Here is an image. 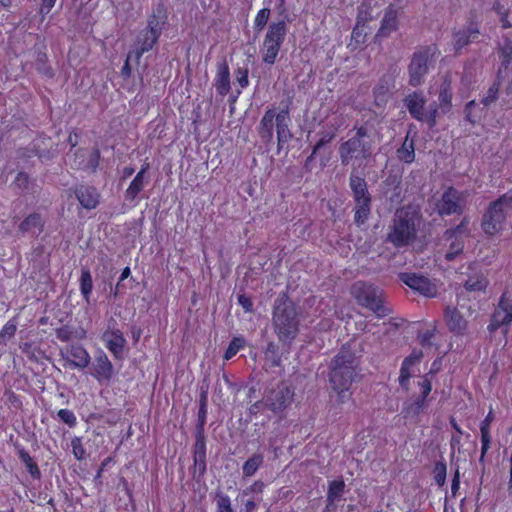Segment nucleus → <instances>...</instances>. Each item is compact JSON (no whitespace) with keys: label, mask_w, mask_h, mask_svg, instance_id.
<instances>
[{"label":"nucleus","mask_w":512,"mask_h":512,"mask_svg":"<svg viewBox=\"0 0 512 512\" xmlns=\"http://www.w3.org/2000/svg\"><path fill=\"white\" fill-rule=\"evenodd\" d=\"M499 54L501 57V68L498 71L497 78H501L502 69L507 70L512 61V40L505 38L499 46Z\"/></svg>","instance_id":"obj_35"},{"label":"nucleus","mask_w":512,"mask_h":512,"mask_svg":"<svg viewBox=\"0 0 512 512\" xmlns=\"http://www.w3.org/2000/svg\"><path fill=\"white\" fill-rule=\"evenodd\" d=\"M449 245V248L445 254V259L447 261H453L458 255H460L464 250V241L460 237H453Z\"/></svg>","instance_id":"obj_45"},{"label":"nucleus","mask_w":512,"mask_h":512,"mask_svg":"<svg viewBox=\"0 0 512 512\" xmlns=\"http://www.w3.org/2000/svg\"><path fill=\"white\" fill-rule=\"evenodd\" d=\"M350 292L359 305L373 311L377 317L382 318L391 313V310L383 305L382 290L374 285L356 281Z\"/></svg>","instance_id":"obj_7"},{"label":"nucleus","mask_w":512,"mask_h":512,"mask_svg":"<svg viewBox=\"0 0 512 512\" xmlns=\"http://www.w3.org/2000/svg\"><path fill=\"white\" fill-rule=\"evenodd\" d=\"M349 188L353 197L354 222L361 226L367 222L372 209V196L365 178L360 175L356 167H353L349 175Z\"/></svg>","instance_id":"obj_5"},{"label":"nucleus","mask_w":512,"mask_h":512,"mask_svg":"<svg viewBox=\"0 0 512 512\" xmlns=\"http://www.w3.org/2000/svg\"><path fill=\"white\" fill-rule=\"evenodd\" d=\"M19 459L25 464L27 471L33 479H40L41 472L37 463L24 448H17Z\"/></svg>","instance_id":"obj_36"},{"label":"nucleus","mask_w":512,"mask_h":512,"mask_svg":"<svg viewBox=\"0 0 512 512\" xmlns=\"http://www.w3.org/2000/svg\"><path fill=\"white\" fill-rule=\"evenodd\" d=\"M335 137V132H322L320 140L313 146V154H317L321 148L329 144Z\"/></svg>","instance_id":"obj_55"},{"label":"nucleus","mask_w":512,"mask_h":512,"mask_svg":"<svg viewBox=\"0 0 512 512\" xmlns=\"http://www.w3.org/2000/svg\"><path fill=\"white\" fill-rule=\"evenodd\" d=\"M436 210L440 216L461 215L464 211L463 193L454 187L447 188L436 204Z\"/></svg>","instance_id":"obj_12"},{"label":"nucleus","mask_w":512,"mask_h":512,"mask_svg":"<svg viewBox=\"0 0 512 512\" xmlns=\"http://www.w3.org/2000/svg\"><path fill=\"white\" fill-rule=\"evenodd\" d=\"M390 84L388 79L381 78L373 88L374 103L378 107L384 106L389 98Z\"/></svg>","instance_id":"obj_33"},{"label":"nucleus","mask_w":512,"mask_h":512,"mask_svg":"<svg viewBox=\"0 0 512 512\" xmlns=\"http://www.w3.org/2000/svg\"><path fill=\"white\" fill-rule=\"evenodd\" d=\"M56 336L60 341L68 342L73 337V330L68 325L56 329Z\"/></svg>","instance_id":"obj_60"},{"label":"nucleus","mask_w":512,"mask_h":512,"mask_svg":"<svg viewBox=\"0 0 512 512\" xmlns=\"http://www.w3.org/2000/svg\"><path fill=\"white\" fill-rule=\"evenodd\" d=\"M353 130L354 135L340 143L338 155L342 166L356 167L359 171L371 160L375 141L366 125L355 126Z\"/></svg>","instance_id":"obj_2"},{"label":"nucleus","mask_w":512,"mask_h":512,"mask_svg":"<svg viewBox=\"0 0 512 512\" xmlns=\"http://www.w3.org/2000/svg\"><path fill=\"white\" fill-rule=\"evenodd\" d=\"M488 286V280L482 274L470 276L464 283L467 291H484Z\"/></svg>","instance_id":"obj_42"},{"label":"nucleus","mask_w":512,"mask_h":512,"mask_svg":"<svg viewBox=\"0 0 512 512\" xmlns=\"http://www.w3.org/2000/svg\"><path fill=\"white\" fill-rule=\"evenodd\" d=\"M290 121L291 119L288 107L276 113L275 125L278 142L288 143L293 138V134L289 128Z\"/></svg>","instance_id":"obj_24"},{"label":"nucleus","mask_w":512,"mask_h":512,"mask_svg":"<svg viewBox=\"0 0 512 512\" xmlns=\"http://www.w3.org/2000/svg\"><path fill=\"white\" fill-rule=\"evenodd\" d=\"M480 36L479 22L476 13L470 12L466 25L452 34L453 49L456 54L470 43L476 42Z\"/></svg>","instance_id":"obj_11"},{"label":"nucleus","mask_w":512,"mask_h":512,"mask_svg":"<svg viewBox=\"0 0 512 512\" xmlns=\"http://www.w3.org/2000/svg\"><path fill=\"white\" fill-rule=\"evenodd\" d=\"M500 87V78H497V82H495L487 91L486 95L482 99V103L485 106H489L493 102H495L498 98V92Z\"/></svg>","instance_id":"obj_49"},{"label":"nucleus","mask_w":512,"mask_h":512,"mask_svg":"<svg viewBox=\"0 0 512 512\" xmlns=\"http://www.w3.org/2000/svg\"><path fill=\"white\" fill-rule=\"evenodd\" d=\"M30 184V177L26 172H19L15 177L13 185L21 192L28 190Z\"/></svg>","instance_id":"obj_53"},{"label":"nucleus","mask_w":512,"mask_h":512,"mask_svg":"<svg viewBox=\"0 0 512 512\" xmlns=\"http://www.w3.org/2000/svg\"><path fill=\"white\" fill-rule=\"evenodd\" d=\"M270 13L271 11L269 8H263L256 15L254 26L258 32L262 31L263 28L266 26L270 17Z\"/></svg>","instance_id":"obj_50"},{"label":"nucleus","mask_w":512,"mask_h":512,"mask_svg":"<svg viewBox=\"0 0 512 512\" xmlns=\"http://www.w3.org/2000/svg\"><path fill=\"white\" fill-rule=\"evenodd\" d=\"M436 46H422L416 50L408 65L409 85L418 87L425 81V76L428 74L431 67L435 62Z\"/></svg>","instance_id":"obj_8"},{"label":"nucleus","mask_w":512,"mask_h":512,"mask_svg":"<svg viewBox=\"0 0 512 512\" xmlns=\"http://www.w3.org/2000/svg\"><path fill=\"white\" fill-rule=\"evenodd\" d=\"M100 158V150L98 148H94L89 156L87 168H89L92 172H95L99 166Z\"/></svg>","instance_id":"obj_62"},{"label":"nucleus","mask_w":512,"mask_h":512,"mask_svg":"<svg viewBox=\"0 0 512 512\" xmlns=\"http://www.w3.org/2000/svg\"><path fill=\"white\" fill-rule=\"evenodd\" d=\"M57 416L61 421L69 425L70 427L75 426L76 417L71 410L68 409H60L57 413Z\"/></svg>","instance_id":"obj_57"},{"label":"nucleus","mask_w":512,"mask_h":512,"mask_svg":"<svg viewBox=\"0 0 512 512\" xmlns=\"http://www.w3.org/2000/svg\"><path fill=\"white\" fill-rule=\"evenodd\" d=\"M363 348L352 340L341 346L329 362L328 381L337 394V402L345 403L350 398V388L359 377Z\"/></svg>","instance_id":"obj_1"},{"label":"nucleus","mask_w":512,"mask_h":512,"mask_svg":"<svg viewBox=\"0 0 512 512\" xmlns=\"http://www.w3.org/2000/svg\"><path fill=\"white\" fill-rule=\"evenodd\" d=\"M468 225H469V219L467 217H464L456 227L450 228V229H447L444 231V233H443L444 240L449 241L453 237L462 238V235H468L469 234Z\"/></svg>","instance_id":"obj_40"},{"label":"nucleus","mask_w":512,"mask_h":512,"mask_svg":"<svg viewBox=\"0 0 512 512\" xmlns=\"http://www.w3.org/2000/svg\"><path fill=\"white\" fill-rule=\"evenodd\" d=\"M45 226V221L43 220L41 214L39 213H31L19 224V231L22 234L31 233L36 237L43 232Z\"/></svg>","instance_id":"obj_27"},{"label":"nucleus","mask_w":512,"mask_h":512,"mask_svg":"<svg viewBox=\"0 0 512 512\" xmlns=\"http://www.w3.org/2000/svg\"><path fill=\"white\" fill-rule=\"evenodd\" d=\"M439 106L442 109L443 113H447L451 108V101H452V90H451V84L449 81L445 80L441 86L439 91Z\"/></svg>","instance_id":"obj_37"},{"label":"nucleus","mask_w":512,"mask_h":512,"mask_svg":"<svg viewBox=\"0 0 512 512\" xmlns=\"http://www.w3.org/2000/svg\"><path fill=\"white\" fill-rule=\"evenodd\" d=\"M93 289V280L88 268H83L80 277V291L87 303L90 302V296Z\"/></svg>","instance_id":"obj_38"},{"label":"nucleus","mask_w":512,"mask_h":512,"mask_svg":"<svg viewBox=\"0 0 512 512\" xmlns=\"http://www.w3.org/2000/svg\"><path fill=\"white\" fill-rule=\"evenodd\" d=\"M512 210V193L507 192L492 201L482 217L481 227L486 235L498 233L506 221L508 211Z\"/></svg>","instance_id":"obj_6"},{"label":"nucleus","mask_w":512,"mask_h":512,"mask_svg":"<svg viewBox=\"0 0 512 512\" xmlns=\"http://www.w3.org/2000/svg\"><path fill=\"white\" fill-rule=\"evenodd\" d=\"M91 375L97 379L99 383H109L111 381L114 375V367L103 351H100L95 356Z\"/></svg>","instance_id":"obj_16"},{"label":"nucleus","mask_w":512,"mask_h":512,"mask_svg":"<svg viewBox=\"0 0 512 512\" xmlns=\"http://www.w3.org/2000/svg\"><path fill=\"white\" fill-rule=\"evenodd\" d=\"M72 452L74 457L81 461L86 458V450L83 447L82 440L79 437H74L71 440Z\"/></svg>","instance_id":"obj_51"},{"label":"nucleus","mask_w":512,"mask_h":512,"mask_svg":"<svg viewBox=\"0 0 512 512\" xmlns=\"http://www.w3.org/2000/svg\"><path fill=\"white\" fill-rule=\"evenodd\" d=\"M17 330V325L14 320H9L2 330L0 331V337H2L4 340L12 338Z\"/></svg>","instance_id":"obj_58"},{"label":"nucleus","mask_w":512,"mask_h":512,"mask_svg":"<svg viewBox=\"0 0 512 512\" xmlns=\"http://www.w3.org/2000/svg\"><path fill=\"white\" fill-rule=\"evenodd\" d=\"M399 280L410 289L419 294L433 298L437 295V286L429 278L414 272H402L398 275Z\"/></svg>","instance_id":"obj_13"},{"label":"nucleus","mask_w":512,"mask_h":512,"mask_svg":"<svg viewBox=\"0 0 512 512\" xmlns=\"http://www.w3.org/2000/svg\"><path fill=\"white\" fill-rule=\"evenodd\" d=\"M447 466L443 460L437 461L433 468L434 480L438 486L442 487L446 482Z\"/></svg>","instance_id":"obj_46"},{"label":"nucleus","mask_w":512,"mask_h":512,"mask_svg":"<svg viewBox=\"0 0 512 512\" xmlns=\"http://www.w3.org/2000/svg\"><path fill=\"white\" fill-rule=\"evenodd\" d=\"M235 76H236V81L242 88H245L248 86V84H249L248 68H246V67L237 68V70L235 71Z\"/></svg>","instance_id":"obj_61"},{"label":"nucleus","mask_w":512,"mask_h":512,"mask_svg":"<svg viewBox=\"0 0 512 512\" xmlns=\"http://www.w3.org/2000/svg\"><path fill=\"white\" fill-rule=\"evenodd\" d=\"M396 155L399 161L406 164H411L415 160V143L414 139L410 138V132H408L404 138V141L396 151Z\"/></svg>","instance_id":"obj_31"},{"label":"nucleus","mask_w":512,"mask_h":512,"mask_svg":"<svg viewBox=\"0 0 512 512\" xmlns=\"http://www.w3.org/2000/svg\"><path fill=\"white\" fill-rule=\"evenodd\" d=\"M217 512H234L230 498L221 491L216 493Z\"/></svg>","instance_id":"obj_48"},{"label":"nucleus","mask_w":512,"mask_h":512,"mask_svg":"<svg viewBox=\"0 0 512 512\" xmlns=\"http://www.w3.org/2000/svg\"><path fill=\"white\" fill-rule=\"evenodd\" d=\"M168 21L167 10L164 4L159 3L153 9L152 14L148 17L146 29L150 30L152 34H162Z\"/></svg>","instance_id":"obj_23"},{"label":"nucleus","mask_w":512,"mask_h":512,"mask_svg":"<svg viewBox=\"0 0 512 512\" xmlns=\"http://www.w3.org/2000/svg\"><path fill=\"white\" fill-rule=\"evenodd\" d=\"M385 187H390L393 191L389 197L391 202L401 201V180L397 175L389 174L383 181Z\"/></svg>","instance_id":"obj_39"},{"label":"nucleus","mask_w":512,"mask_h":512,"mask_svg":"<svg viewBox=\"0 0 512 512\" xmlns=\"http://www.w3.org/2000/svg\"><path fill=\"white\" fill-rule=\"evenodd\" d=\"M275 117L276 112L274 109L266 110L257 127L260 140L266 147H270L273 144Z\"/></svg>","instance_id":"obj_20"},{"label":"nucleus","mask_w":512,"mask_h":512,"mask_svg":"<svg viewBox=\"0 0 512 512\" xmlns=\"http://www.w3.org/2000/svg\"><path fill=\"white\" fill-rule=\"evenodd\" d=\"M264 463V454L256 452L242 466L243 477H252Z\"/></svg>","instance_id":"obj_34"},{"label":"nucleus","mask_w":512,"mask_h":512,"mask_svg":"<svg viewBox=\"0 0 512 512\" xmlns=\"http://www.w3.org/2000/svg\"><path fill=\"white\" fill-rule=\"evenodd\" d=\"M263 396L267 410L278 414L292 404L294 390L286 382L281 381L271 388H266Z\"/></svg>","instance_id":"obj_10"},{"label":"nucleus","mask_w":512,"mask_h":512,"mask_svg":"<svg viewBox=\"0 0 512 512\" xmlns=\"http://www.w3.org/2000/svg\"><path fill=\"white\" fill-rule=\"evenodd\" d=\"M493 420H494V414H493L492 409H490L489 413L486 415L485 419L480 424L482 446H481V455L479 458V462L481 464L484 463L486 453L490 448V442H491L490 425L493 422Z\"/></svg>","instance_id":"obj_30"},{"label":"nucleus","mask_w":512,"mask_h":512,"mask_svg":"<svg viewBox=\"0 0 512 512\" xmlns=\"http://www.w3.org/2000/svg\"><path fill=\"white\" fill-rule=\"evenodd\" d=\"M506 325L504 318L501 314V311L495 310L494 313L491 316L490 323L488 325V331L490 333H494L497 329H499L501 326Z\"/></svg>","instance_id":"obj_52"},{"label":"nucleus","mask_w":512,"mask_h":512,"mask_svg":"<svg viewBox=\"0 0 512 512\" xmlns=\"http://www.w3.org/2000/svg\"><path fill=\"white\" fill-rule=\"evenodd\" d=\"M31 151L41 161H49L56 157L57 150L54 148V144L49 137L39 136L34 139L30 145V148L25 149Z\"/></svg>","instance_id":"obj_17"},{"label":"nucleus","mask_w":512,"mask_h":512,"mask_svg":"<svg viewBox=\"0 0 512 512\" xmlns=\"http://www.w3.org/2000/svg\"><path fill=\"white\" fill-rule=\"evenodd\" d=\"M438 108L439 105L436 102H433L429 105L428 111L425 114V120L427 121L430 128H433L436 125Z\"/></svg>","instance_id":"obj_56"},{"label":"nucleus","mask_w":512,"mask_h":512,"mask_svg":"<svg viewBox=\"0 0 512 512\" xmlns=\"http://www.w3.org/2000/svg\"><path fill=\"white\" fill-rule=\"evenodd\" d=\"M106 341V347L114 355L116 359L123 358V351L126 345V339L123 333L111 325L108 326V330L103 335Z\"/></svg>","instance_id":"obj_18"},{"label":"nucleus","mask_w":512,"mask_h":512,"mask_svg":"<svg viewBox=\"0 0 512 512\" xmlns=\"http://www.w3.org/2000/svg\"><path fill=\"white\" fill-rule=\"evenodd\" d=\"M418 384L421 387V394L404 403L402 412L405 418L416 419L427 407L426 398L432 390L431 381L424 377Z\"/></svg>","instance_id":"obj_14"},{"label":"nucleus","mask_w":512,"mask_h":512,"mask_svg":"<svg viewBox=\"0 0 512 512\" xmlns=\"http://www.w3.org/2000/svg\"><path fill=\"white\" fill-rule=\"evenodd\" d=\"M287 33V26L284 20L273 22L269 25L263 42V61L267 64H274L281 49Z\"/></svg>","instance_id":"obj_9"},{"label":"nucleus","mask_w":512,"mask_h":512,"mask_svg":"<svg viewBox=\"0 0 512 512\" xmlns=\"http://www.w3.org/2000/svg\"><path fill=\"white\" fill-rule=\"evenodd\" d=\"M214 86L217 93L222 97L226 96L231 90L230 70L225 58L217 63Z\"/></svg>","instance_id":"obj_22"},{"label":"nucleus","mask_w":512,"mask_h":512,"mask_svg":"<svg viewBox=\"0 0 512 512\" xmlns=\"http://www.w3.org/2000/svg\"><path fill=\"white\" fill-rule=\"evenodd\" d=\"M36 70L45 77L52 78L54 76L53 69L48 65V57L46 53L39 52L35 60Z\"/></svg>","instance_id":"obj_44"},{"label":"nucleus","mask_w":512,"mask_h":512,"mask_svg":"<svg viewBox=\"0 0 512 512\" xmlns=\"http://www.w3.org/2000/svg\"><path fill=\"white\" fill-rule=\"evenodd\" d=\"M407 363H402L400 368V376H399V384L405 391L409 390V379L411 377L410 368L407 366Z\"/></svg>","instance_id":"obj_54"},{"label":"nucleus","mask_w":512,"mask_h":512,"mask_svg":"<svg viewBox=\"0 0 512 512\" xmlns=\"http://www.w3.org/2000/svg\"><path fill=\"white\" fill-rule=\"evenodd\" d=\"M75 196L85 209H94L99 203V193L92 186L81 185L77 187Z\"/></svg>","instance_id":"obj_26"},{"label":"nucleus","mask_w":512,"mask_h":512,"mask_svg":"<svg viewBox=\"0 0 512 512\" xmlns=\"http://www.w3.org/2000/svg\"><path fill=\"white\" fill-rule=\"evenodd\" d=\"M159 37L158 34H152L151 31L146 28L138 34L136 40L137 48L135 51L137 60H139L145 52L150 51L154 47Z\"/></svg>","instance_id":"obj_28"},{"label":"nucleus","mask_w":512,"mask_h":512,"mask_svg":"<svg viewBox=\"0 0 512 512\" xmlns=\"http://www.w3.org/2000/svg\"><path fill=\"white\" fill-rule=\"evenodd\" d=\"M237 299H238L239 305L242 306V308L244 309L245 312L251 313L254 311L253 302L249 296H247L246 294H239L237 296Z\"/></svg>","instance_id":"obj_64"},{"label":"nucleus","mask_w":512,"mask_h":512,"mask_svg":"<svg viewBox=\"0 0 512 512\" xmlns=\"http://www.w3.org/2000/svg\"><path fill=\"white\" fill-rule=\"evenodd\" d=\"M398 13L395 7L390 4L384 12L381 25L375 35V38H387L391 33L398 29Z\"/></svg>","instance_id":"obj_21"},{"label":"nucleus","mask_w":512,"mask_h":512,"mask_svg":"<svg viewBox=\"0 0 512 512\" xmlns=\"http://www.w3.org/2000/svg\"><path fill=\"white\" fill-rule=\"evenodd\" d=\"M244 344H245V340L243 338H240V337H234L230 343H229V346L228 348L226 349L225 351V354H224V358L226 360H229L231 359L232 357H234L237 352L244 347Z\"/></svg>","instance_id":"obj_47"},{"label":"nucleus","mask_w":512,"mask_h":512,"mask_svg":"<svg viewBox=\"0 0 512 512\" xmlns=\"http://www.w3.org/2000/svg\"><path fill=\"white\" fill-rule=\"evenodd\" d=\"M498 308L504 313L512 310V294L504 292L498 303Z\"/></svg>","instance_id":"obj_59"},{"label":"nucleus","mask_w":512,"mask_h":512,"mask_svg":"<svg viewBox=\"0 0 512 512\" xmlns=\"http://www.w3.org/2000/svg\"><path fill=\"white\" fill-rule=\"evenodd\" d=\"M149 165L145 164L142 166L141 170L136 174L129 187L125 191V198L129 201H134L138 194L144 188V175L148 170Z\"/></svg>","instance_id":"obj_32"},{"label":"nucleus","mask_w":512,"mask_h":512,"mask_svg":"<svg viewBox=\"0 0 512 512\" xmlns=\"http://www.w3.org/2000/svg\"><path fill=\"white\" fill-rule=\"evenodd\" d=\"M207 419V407L199 406L198 418L195 427V431L205 432V424Z\"/></svg>","instance_id":"obj_63"},{"label":"nucleus","mask_w":512,"mask_h":512,"mask_svg":"<svg viewBox=\"0 0 512 512\" xmlns=\"http://www.w3.org/2000/svg\"><path fill=\"white\" fill-rule=\"evenodd\" d=\"M266 360L270 363V367H278L281 365V356L277 344L270 341L264 351Z\"/></svg>","instance_id":"obj_43"},{"label":"nucleus","mask_w":512,"mask_h":512,"mask_svg":"<svg viewBox=\"0 0 512 512\" xmlns=\"http://www.w3.org/2000/svg\"><path fill=\"white\" fill-rule=\"evenodd\" d=\"M421 215L411 206L398 209L388 227L385 242L396 249L406 248L417 238V225Z\"/></svg>","instance_id":"obj_4"},{"label":"nucleus","mask_w":512,"mask_h":512,"mask_svg":"<svg viewBox=\"0 0 512 512\" xmlns=\"http://www.w3.org/2000/svg\"><path fill=\"white\" fill-rule=\"evenodd\" d=\"M67 353L71 357V359L66 358L67 361L75 368L84 369L90 363V355L81 345H71L67 349Z\"/></svg>","instance_id":"obj_29"},{"label":"nucleus","mask_w":512,"mask_h":512,"mask_svg":"<svg viewBox=\"0 0 512 512\" xmlns=\"http://www.w3.org/2000/svg\"><path fill=\"white\" fill-rule=\"evenodd\" d=\"M345 492V482L343 479L330 481L327 490V499L340 501Z\"/></svg>","instance_id":"obj_41"},{"label":"nucleus","mask_w":512,"mask_h":512,"mask_svg":"<svg viewBox=\"0 0 512 512\" xmlns=\"http://www.w3.org/2000/svg\"><path fill=\"white\" fill-rule=\"evenodd\" d=\"M444 318L448 329L455 334H463L467 328V321L455 307L447 306Z\"/></svg>","instance_id":"obj_25"},{"label":"nucleus","mask_w":512,"mask_h":512,"mask_svg":"<svg viewBox=\"0 0 512 512\" xmlns=\"http://www.w3.org/2000/svg\"><path fill=\"white\" fill-rule=\"evenodd\" d=\"M272 324L280 342L291 343L299 333L300 313L285 292L280 293L274 301Z\"/></svg>","instance_id":"obj_3"},{"label":"nucleus","mask_w":512,"mask_h":512,"mask_svg":"<svg viewBox=\"0 0 512 512\" xmlns=\"http://www.w3.org/2000/svg\"><path fill=\"white\" fill-rule=\"evenodd\" d=\"M403 101L412 118L421 122L425 120L426 98L422 91H414L408 94Z\"/></svg>","instance_id":"obj_19"},{"label":"nucleus","mask_w":512,"mask_h":512,"mask_svg":"<svg viewBox=\"0 0 512 512\" xmlns=\"http://www.w3.org/2000/svg\"><path fill=\"white\" fill-rule=\"evenodd\" d=\"M194 477L201 478L206 473V437L205 432L195 431L193 445Z\"/></svg>","instance_id":"obj_15"}]
</instances>
